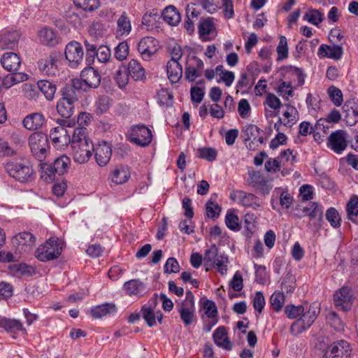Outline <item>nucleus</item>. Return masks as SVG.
<instances>
[{
    "label": "nucleus",
    "mask_w": 358,
    "mask_h": 358,
    "mask_svg": "<svg viewBox=\"0 0 358 358\" xmlns=\"http://www.w3.org/2000/svg\"><path fill=\"white\" fill-rule=\"evenodd\" d=\"M78 147V151H77L76 148L71 150L74 161L79 164H83L88 162L94 150V144L92 140L85 141L84 143L80 144Z\"/></svg>",
    "instance_id": "nucleus-14"
},
{
    "label": "nucleus",
    "mask_w": 358,
    "mask_h": 358,
    "mask_svg": "<svg viewBox=\"0 0 358 358\" xmlns=\"http://www.w3.org/2000/svg\"><path fill=\"white\" fill-rule=\"evenodd\" d=\"M13 243L19 250L27 252L35 245L36 238L31 233L24 231L15 235Z\"/></svg>",
    "instance_id": "nucleus-17"
},
{
    "label": "nucleus",
    "mask_w": 358,
    "mask_h": 358,
    "mask_svg": "<svg viewBox=\"0 0 358 358\" xmlns=\"http://www.w3.org/2000/svg\"><path fill=\"white\" fill-rule=\"evenodd\" d=\"M328 94L336 106H339L343 102L342 92L335 86H331L328 89Z\"/></svg>",
    "instance_id": "nucleus-59"
},
{
    "label": "nucleus",
    "mask_w": 358,
    "mask_h": 358,
    "mask_svg": "<svg viewBox=\"0 0 358 358\" xmlns=\"http://www.w3.org/2000/svg\"><path fill=\"white\" fill-rule=\"evenodd\" d=\"M206 210L208 217L215 218L220 215L221 207L217 203L213 201L210 199L206 203Z\"/></svg>",
    "instance_id": "nucleus-56"
},
{
    "label": "nucleus",
    "mask_w": 358,
    "mask_h": 358,
    "mask_svg": "<svg viewBox=\"0 0 358 358\" xmlns=\"http://www.w3.org/2000/svg\"><path fill=\"white\" fill-rule=\"evenodd\" d=\"M346 211L348 218L352 222L358 224V196L352 195L347 203Z\"/></svg>",
    "instance_id": "nucleus-39"
},
{
    "label": "nucleus",
    "mask_w": 358,
    "mask_h": 358,
    "mask_svg": "<svg viewBox=\"0 0 358 358\" xmlns=\"http://www.w3.org/2000/svg\"><path fill=\"white\" fill-rule=\"evenodd\" d=\"M158 42L152 36L143 38L138 44V51L144 60H150L158 50Z\"/></svg>",
    "instance_id": "nucleus-11"
},
{
    "label": "nucleus",
    "mask_w": 358,
    "mask_h": 358,
    "mask_svg": "<svg viewBox=\"0 0 358 358\" xmlns=\"http://www.w3.org/2000/svg\"><path fill=\"white\" fill-rule=\"evenodd\" d=\"M264 103L274 110H278V112H268L266 110V115L270 117L276 115L282 105L280 100L274 94L272 93L267 94Z\"/></svg>",
    "instance_id": "nucleus-43"
},
{
    "label": "nucleus",
    "mask_w": 358,
    "mask_h": 358,
    "mask_svg": "<svg viewBox=\"0 0 358 358\" xmlns=\"http://www.w3.org/2000/svg\"><path fill=\"white\" fill-rule=\"evenodd\" d=\"M285 301V295L281 292H275L270 298L271 306L275 312L281 310Z\"/></svg>",
    "instance_id": "nucleus-49"
},
{
    "label": "nucleus",
    "mask_w": 358,
    "mask_h": 358,
    "mask_svg": "<svg viewBox=\"0 0 358 358\" xmlns=\"http://www.w3.org/2000/svg\"><path fill=\"white\" fill-rule=\"evenodd\" d=\"M128 75L135 80H143L145 78L144 68L136 59H131L127 66Z\"/></svg>",
    "instance_id": "nucleus-32"
},
{
    "label": "nucleus",
    "mask_w": 358,
    "mask_h": 358,
    "mask_svg": "<svg viewBox=\"0 0 358 358\" xmlns=\"http://www.w3.org/2000/svg\"><path fill=\"white\" fill-rule=\"evenodd\" d=\"M191 64L185 67V78L190 82H194L196 78L202 75L203 69V61L197 57L193 56L190 59Z\"/></svg>",
    "instance_id": "nucleus-18"
},
{
    "label": "nucleus",
    "mask_w": 358,
    "mask_h": 358,
    "mask_svg": "<svg viewBox=\"0 0 358 358\" xmlns=\"http://www.w3.org/2000/svg\"><path fill=\"white\" fill-rule=\"evenodd\" d=\"M162 15L164 20L171 26H176L180 21V15L173 6L164 8Z\"/></svg>",
    "instance_id": "nucleus-37"
},
{
    "label": "nucleus",
    "mask_w": 358,
    "mask_h": 358,
    "mask_svg": "<svg viewBox=\"0 0 358 358\" xmlns=\"http://www.w3.org/2000/svg\"><path fill=\"white\" fill-rule=\"evenodd\" d=\"M123 289L129 296L141 295L146 290L143 282L137 279L130 280L124 284Z\"/></svg>",
    "instance_id": "nucleus-26"
},
{
    "label": "nucleus",
    "mask_w": 358,
    "mask_h": 358,
    "mask_svg": "<svg viewBox=\"0 0 358 358\" xmlns=\"http://www.w3.org/2000/svg\"><path fill=\"white\" fill-rule=\"evenodd\" d=\"M50 138L54 145L58 149H62L70 142V136L63 127H56L50 130Z\"/></svg>",
    "instance_id": "nucleus-16"
},
{
    "label": "nucleus",
    "mask_w": 358,
    "mask_h": 358,
    "mask_svg": "<svg viewBox=\"0 0 358 358\" xmlns=\"http://www.w3.org/2000/svg\"><path fill=\"white\" fill-rule=\"evenodd\" d=\"M37 86L48 100L51 101L53 99L57 89L56 85L53 83L42 80L37 83Z\"/></svg>",
    "instance_id": "nucleus-40"
},
{
    "label": "nucleus",
    "mask_w": 358,
    "mask_h": 358,
    "mask_svg": "<svg viewBox=\"0 0 358 358\" xmlns=\"http://www.w3.org/2000/svg\"><path fill=\"white\" fill-rule=\"evenodd\" d=\"M130 178V171L127 166L120 165L115 168L110 174L113 182L121 185L126 182Z\"/></svg>",
    "instance_id": "nucleus-28"
},
{
    "label": "nucleus",
    "mask_w": 358,
    "mask_h": 358,
    "mask_svg": "<svg viewBox=\"0 0 358 358\" xmlns=\"http://www.w3.org/2000/svg\"><path fill=\"white\" fill-rule=\"evenodd\" d=\"M141 313L149 327H151L156 324L155 315L152 308L145 305L141 308Z\"/></svg>",
    "instance_id": "nucleus-58"
},
{
    "label": "nucleus",
    "mask_w": 358,
    "mask_h": 358,
    "mask_svg": "<svg viewBox=\"0 0 358 358\" xmlns=\"http://www.w3.org/2000/svg\"><path fill=\"white\" fill-rule=\"evenodd\" d=\"M38 37L41 42L47 45H55L59 40L55 33L50 29L43 28L38 32Z\"/></svg>",
    "instance_id": "nucleus-38"
},
{
    "label": "nucleus",
    "mask_w": 358,
    "mask_h": 358,
    "mask_svg": "<svg viewBox=\"0 0 358 358\" xmlns=\"http://www.w3.org/2000/svg\"><path fill=\"white\" fill-rule=\"evenodd\" d=\"M129 55V45L126 41L119 43L115 48V57L119 61H123Z\"/></svg>",
    "instance_id": "nucleus-63"
},
{
    "label": "nucleus",
    "mask_w": 358,
    "mask_h": 358,
    "mask_svg": "<svg viewBox=\"0 0 358 358\" xmlns=\"http://www.w3.org/2000/svg\"><path fill=\"white\" fill-rule=\"evenodd\" d=\"M345 134L342 130L331 133L328 139L327 146L334 152L341 154L347 147Z\"/></svg>",
    "instance_id": "nucleus-15"
},
{
    "label": "nucleus",
    "mask_w": 358,
    "mask_h": 358,
    "mask_svg": "<svg viewBox=\"0 0 358 358\" xmlns=\"http://www.w3.org/2000/svg\"><path fill=\"white\" fill-rule=\"evenodd\" d=\"M116 312V307L113 303H104L91 309V315L95 319L101 318Z\"/></svg>",
    "instance_id": "nucleus-36"
},
{
    "label": "nucleus",
    "mask_w": 358,
    "mask_h": 358,
    "mask_svg": "<svg viewBox=\"0 0 358 358\" xmlns=\"http://www.w3.org/2000/svg\"><path fill=\"white\" fill-rule=\"evenodd\" d=\"M223 0H203V8L209 13H213L222 8Z\"/></svg>",
    "instance_id": "nucleus-60"
},
{
    "label": "nucleus",
    "mask_w": 358,
    "mask_h": 358,
    "mask_svg": "<svg viewBox=\"0 0 358 358\" xmlns=\"http://www.w3.org/2000/svg\"><path fill=\"white\" fill-rule=\"evenodd\" d=\"M294 217L302 218L308 216L311 220L318 218L321 220L323 217V207L316 202H310L305 206H300L295 209Z\"/></svg>",
    "instance_id": "nucleus-10"
},
{
    "label": "nucleus",
    "mask_w": 358,
    "mask_h": 358,
    "mask_svg": "<svg viewBox=\"0 0 358 358\" xmlns=\"http://www.w3.org/2000/svg\"><path fill=\"white\" fill-rule=\"evenodd\" d=\"M261 131V129L254 124H247L242 129L243 137L245 142L251 140L255 141Z\"/></svg>",
    "instance_id": "nucleus-46"
},
{
    "label": "nucleus",
    "mask_w": 358,
    "mask_h": 358,
    "mask_svg": "<svg viewBox=\"0 0 358 358\" xmlns=\"http://www.w3.org/2000/svg\"><path fill=\"white\" fill-rule=\"evenodd\" d=\"M91 139L87 135V129L85 127H76L72 134V137L70 138V142L71 150L76 148L77 151L79 149V145L84 143L85 141H89Z\"/></svg>",
    "instance_id": "nucleus-23"
},
{
    "label": "nucleus",
    "mask_w": 358,
    "mask_h": 358,
    "mask_svg": "<svg viewBox=\"0 0 358 358\" xmlns=\"http://www.w3.org/2000/svg\"><path fill=\"white\" fill-rule=\"evenodd\" d=\"M29 145L34 157L42 162L50 148L47 135L41 132L32 134L29 138Z\"/></svg>",
    "instance_id": "nucleus-3"
},
{
    "label": "nucleus",
    "mask_w": 358,
    "mask_h": 358,
    "mask_svg": "<svg viewBox=\"0 0 358 358\" xmlns=\"http://www.w3.org/2000/svg\"><path fill=\"white\" fill-rule=\"evenodd\" d=\"M64 54L69 66L76 67L83 61L84 52L79 43L71 41L66 45Z\"/></svg>",
    "instance_id": "nucleus-9"
},
{
    "label": "nucleus",
    "mask_w": 358,
    "mask_h": 358,
    "mask_svg": "<svg viewBox=\"0 0 358 358\" xmlns=\"http://www.w3.org/2000/svg\"><path fill=\"white\" fill-rule=\"evenodd\" d=\"M61 54L52 52L50 55L41 57L38 62V67L43 73L48 76H55L58 73V65Z\"/></svg>",
    "instance_id": "nucleus-6"
},
{
    "label": "nucleus",
    "mask_w": 358,
    "mask_h": 358,
    "mask_svg": "<svg viewBox=\"0 0 358 358\" xmlns=\"http://www.w3.org/2000/svg\"><path fill=\"white\" fill-rule=\"evenodd\" d=\"M128 137L131 143L145 147L151 143L152 135L151 131L146 126L139 124L129 129Z\"/></svg>",
    "instance_id": "nucleus-5"
},
{
    "label": "nucleus",
    "mask_w": 358,
    "mask_h": 358,
    "mask_svg": "<svg viewBox=\"0 0 358 358\" xmlns=\"http://www.w3.org/2000/svg\"><path fill=\"white\" fill-rule=\"evenodd\" d=\"M13 72L14 73H9L5 76L2 81V85L6 88H10L14 85L23 82L27 79V74L20 72L17 73L16 71Z\"/></svg>",
    "instance_id": "nucleus-41"
},
{
    "label": "nucleus",
    "mask_w": 358,
    "mask_h": 358,
    "mask_svg": "<svg viewBox=\"0 0 358 358\" xmlns=\"http://www.w3.org/2000/svg\"><path fill=\"white\" fill-rule=\"evenodd\" d=\"M1 63L8 71H16L20 66L21 60L16 53L6 52L1 59Z\"/></svg>",
    "instance_id": "nucleus-21"
},
{
    "label": "nucleus",
    "mask_w": 358,
    "mask_h": 358,
    "mask_svg": "<svg viewBox=\"0 0 358 358\" xmlns=\"http://www.w3.org/2000/svg\"><path fill=\"white\" fill-rule=\"evenodd\" d=\"M8 175L20 182H27L33 179L34 170L29 162H8L4 164Z\"/></svg>",
    "instance_id": "nucleus-1"
},
{
    "label": "nucleus",
    "mask_w": 358,
    "mask_h": 358,
    "mask_svg": "<svg viewBox=\"0 0 358 358\" xmlns=\"http://www.w3.org/2000/svg\"><path fill=\"white\" fill-rule=\"evenodd\" d=\"M203 308L205 310V314L210 319H217V309L215 302L213 301L206 299L203 303Z\"/></svg>",
    "instance_id": "nucleus-61"
},
{
    "label": "nucleus",
    "mask_w": 358,
    "mask_h": 358,
    "mask_svg": "<svg viewBox=\"0 0 358 358\" xmlns=\"http://www.w3.org/2000/svg\"><path fill=\"white\" fill-rule=\"evenodd\" d=\"M178 310L180 319L185 326L192 324L196 320L195 306L180 305Z\"/></svg>",
    "instance_id": "nucleus-34"
},
{
    "label": "nucleus",
    "mask_w": 358,
    "mask_h": 358,
    "mask_svg": "<svg viewBox=\"0 0 358 358\" xmlns=\"http://www.w3.org/2000/svg\"><path fill=\"white\" fill-rule=\"evenodd\" d=\"M74 102L60 98L57 103V113L63 118H71L75 110Z\"/></svg>",
    "instance_id": "nucleus-29"
},
{
    "label": "nucleus",
    "mask_w": 358,
    "mask_h": 358,
    "mask_svg": "<svg viewBox=\"0 0 358 358\" xmlns=\"http://www.w3.org/2000/svg\"><path fill=\"white\" fill-rule=\"evenodd\" d=\"M343 117L347 124L355 125L358 121V99H351L344 103Z\"/></svg>",
    "instance_id": "nucleus-13"
},
{
    "label": "nucleus",
    "mask_w": 358,
    "mask_h": 358,
    "mask_svg": "<svg viewBox=\"0 0 358 358\" xmlns=\"http://www.w3.org/2000/svg\"><path fill=\"white\" fill-rule=\"evenodd\" d=\"M236 195L240 198V203L245 207H250L253 209H257L260 206L259 198L253 194L239 190Z\"/></svg>",
    "instance_id": "nucleus-33"
},
{
    "label": "nucleus",
    "mask_w": 358,
    "mask_h": 358,
    "mask_svg": "<svg viewBox=\"0 0 358 358\" xmlns=\"http://www.w3.org/2000/svg\"><path fill=\"white\" fill-rule=\"evenodd\" d=\"M354 294L351 287L345 285L334 294L335 306L344 312L351 310L354 302Z\"/></svg>",
    "instance_id": "nucleus-4"
},
{
    "label": "nucleus",
    "mask_w": 358,
    "mask_h": 358,
    "mask_svg": "<svg viewBox=\"0 0 358 358\" xmlns=\"http://www.w3.org/2000/svg\"><path fill=\"white\" fill-rule=\"evenodd\" d=\"M320 313V308H319L318 305L315 303H313L309 306V308L307 310H303V313L302 314L300 319L306 324V327H310L316 320Z\"/></svg>",
    "instance_id": "nucleus-35"
},
{
    "label": "nucleus",
    "mask_w": 358,
    "mask_h": 358,
    "mask_svg": "<svg viewBox=\"0 0 358 358\" xmlns=\"http://www.w3.org/2000/svg\"><path fill=\"white\" fill-rule=\"evenodd\" d=\"M303 18L308 22L316 26L321 23L323 20L322 13L317 10H309L305 14Z\"/></svg>",
    "instance_id": "nucleus-62"
},
{
    "label": "nucleus",
    "mask_w": 358,
    "mask_h": 358,
    "mask_svg": "<svg viewBox=\"0 0 358 358\" xmlns=\"http://www.w3.org/2000/svg\"><path fill=\"white\" fill-rule=\"evenodd\" d=\"M218 248L215 244L205 251L203 264L206 267V271L208 270V267H215V259L218 258Z\"/></svg>",
    "instance_id": "nucleus-42"
},
{
    "label": "nucleus",
    "mask_w": 358,
    "mask_h": 358,
    "mask_svg": "<svg viewBox=\"0 0 358 358\" xmlns=\"http://www.w3.org/2000/svg\"><path fill=\"white\" fill-rule=\"evenodd\" d=\"M326 219L330 223L331 226L334 228H338L341 226V217L338 210L334 208H329L327 209L326 214Z\"/></svg>",
    "instance_id": "nucleus-50"
},
{
    "label": "nucleus",
    "mask_w": 358,
    "mask_h": 358,
    "mask_svg": "<svg viewBox=\"0 0 358 358\" xmlns=\"http://www.w3.org/2000/svg\"><path fill=\"white\" fill-rule=\"evenodd\" d=\"M71 159L66 155H62L57 158L53 163L54 171L61 176L67 172Z\"/></svg>",
    "instance_id": "nucleus-45"
},
{
    "label": "nucleus",
    "mask_w": 358,
    "mask_h": 358,
    "mask_svg": "<svg viewBox=\"0 0 358 358\" xmlns=\"http://www.w3.org/2000/svg\"><path fill=\"white\" fill-rule=\"evenodd\" d=\"M131 31V24L127 14L123 12L117 20L116 36H128Z\"/></svg>",
    "instance_id": "nucleus-30"
},
{
    "label": "nucleus",
    "mask_w": 358,
    "mask_h": 358,
    "mask_svg": "<svg viewBox=\"0 0 358 358\" xmlns=\"http://www.w3.org/2000/svg\"><path fill=\"white\" fill-rule=\"evenodd\" d=\"M94 151L96 163L101 166H106L112 155L110 145L106 142H102L94 148Z\"/></svg>",
    "instance_id": "nucleus-19"
},
{
    "label": "nucleus",
    "mask_w": 358,
    "mask_h": 358,
    "mask_svg": "<svg viewBox=\"0 0 358 358\" xmlns=\"http://www.w3.org/2000/svg\"><path fill=\"white\" fill-rule=\"evenodd\" d=\"M84 90L79 78L71 80L70 84L64 86L61 90L62 98L76 103L80 93L84 92Z\"/></svg>",
    "instance_id": "nucleus-12"
},
{
    "label": "nucleus",
    "mask_w": 358,
    "mask_h": 358,
    "mask_svg": "<svg viewBox=\"0 0 358 358\" xmlns=\"http://www.w3.org/2000/svg\"><path fill=\"white\" fill-rule=\"evenodd\" d=\"M199 157L204 159L208 162L214 161L217 156V152L213 148H199L198 149Z\"/></svg>",
    "instance_id": "nucleus-55"
},
{
    "label": "nucleus",
    "mask_w": 358,
    "mask_h": 358,
    "mask_svg": "<svg viewBox=\"0 0 358 358\" xmlns=\"http://www.w3.org/2000/svg\"><path fill=\"white\" fill-rule=\"evenodd\" d=\"M215 343L225 350H230L232 348V344L229 341L226 328L224 327H218L213 334Z\"/></svg>",
    "instance_id": "nucleus-24"
},
{
    "label": "nucleus",
    "mask_w": 358,
    "mask_h": 358,
    "mask_svg": "<svg viewBox=\"0 0 358 358\" xmlns=\"http://www.w3.org/2000/svg\"><path fill=\"white\" fill-rule=\"evenodd\" d=\"M45 123L43 114L35 113L27 115L23 120L24 127L29 130H36Z\"/></svg>",
    "instance_id": "nucleus-25"
},
{
    "label": "nucleus",
    "mask_w": 358,
    "mask_h": 358,
    "mask_svg": "<svg viewBox=\"0 0 358 358\" xmlns=\"http://www.w3.org/2000/svg\"><path fill=\"white\" fill-rule=\"evenodd\" d=\"M166 72L170 81L176 83L182 78V68L179 62L169 61L166 66Z\"/></svg>",
    "instance_id": "nucleus-31"
},
{
    "label": "nucleus",
    "mask_w": 358,
    "mask_h": 358,
    "mask_svg": "<svg viewBox=\"0 0 358 358\" xmlns=\"http://www.w3.org/2000/svg\"><path fill=\"white\" fill-rule=\"evenodd\" d=\"M20 34L17 31H1L0 48L1 49H13L18 42Z\"/></svg>",
    "instance_id": "nucleus-22"
},
{
    "label": "nucleus",
    "mask_w": 358,
    "mask_h": 358,
    "mask_svg": "<svg viewBox=\"0 0 358 358\" xmlns=\"http://www.w3.org/2000/svg\"><path fill=\"white\" fill-rule=\"evenodd\" d=\"M343 53V48L338 45H329L326 44H322L317 52V55L320 57L324 58L327 57L338 60L341 58Z\"/></svg>",
    "instance_id": "nucleus-20"
},
{
    "label": "nucleus",
    "mask_w": 358,
    "mask_h": 358,
    "mask_svg": "<svg viewBox=\"0 0 358 358\" xmlns=\"http://www.w3.org/2000/svg\"><path fill=\"white\" fill-rule=\"evenodd\" d=\"M228 257L224 255V254L219 255L218 258H216L215 262V266L217 267L218 272L221 275H224L227 271V263H228Z\"/></svg>",
    "instance_id": "nucleus-64"
},
{
    "label": "nucleus",
    "mask_w": 358,
    "mask_h": 358,
    "mask_svg": "<svg viewBox=\"0 0 358 358\" xmlns=\"http://www.w3.org/2000/svg\"><path fill=\"white\" fill-rule=\"evenodd\" d=\"M278 59L282 60L288 57L287 41L285 36H280L278 45L276 48Z\"/></svg>",
    "instance_id": "nucleus-53"
},
{
    "label": "nucleus",
    "mask_w": 358,
    "mask_h": 358,
    "mask_svg": "<svg viewBox=\"0 0 358 358\" xmlns=\"http://www.w3.org/2000/svg\"><path fill=\"white\" fill-rule=\"evenodd\" d=\"M74 4L84 10L93 11L99 6V0H73Z\"/></svg>",
    "instance_id": "nucleus-51"
},
{
    "label": "nucleus",
    "mask_w": 358,
    "mask_h": 358,
    "mask_svg": "<svg viewBox=\"0 0 358 358\" xmlns=\"http://www.w3.org/2000/svg\"><path fill=\"white\" fill-rule=\"evenodd\" d=\"M351 351L349 343L340 340L331 343L327 348L324 358H350Z\"/></svg>",
    "instance_id": "nucleus-7"
},
{
    "label": "nucleus",
    "mask_w": 358,
    "mask_h": 358,
    "mask_svg": "<svg viewBox=\"0 0 358 358\" xmlns=\"http://www.w3.org/2000/svg\"><path fill=\"white\" fill-rule=\"evenodd\" d=\"M214 29V24L213 23L211 18H208L201 21L199 25V33L202 40H208V36Z\"/></svg>",
    "instance_id": "nucleus-47"
},
{
    "label": "nucleus",
    "mask_w": 358,
    "mask_h": 358,
    "mask_svg": "<svg viewBox=\"0 0 358 358\" xmlns=\"http://www.w3.org/2000/svg\"><path fill=\"white\" fill-rule=\"evenodd\" d=\"M304 307L302 306H296L292 304H289L285 308V313L287 317L289 319H295L299 316L302 315L303 313Z\"/></svg>",
    "instance_id": "nucleus-57"
},
{
    "label": "nucleus",
    "mask_w": 358,
    "mask_h": 358,
    "mask_svg": "<svg viewBox=\"0 0 358 358\" xmlns=\"http://www.w3.org/2000/svg\"><path fill=\"white\" fill-rule=\"evenodd\" d=\"M0 327L10 333H17L19 331L26 333V329L18 320L0 316Z\"/></svg>",
    "instance_id": "nucleus-27"
},
{
    "label": "nucleus",
    "mask_w": 358,
    "mask_h": 358,
    "mask_svg": "<svg viewBox=\"0 0 358 358\" xmlns=\"http://www.w3.org/2000/svg\"><path fill=\"white\" fill-rule=\"evenodd\" d=\"M287 110L284 112L283 125L287 127H292L298 120V111L296 108L289 104L286 105Z\"/></svg>",
    "instance_id": "nucleus-44"
},
{
    "label": "nucleus",
    "mask_w": 358,
    "mask_h": 358,
    "mask_svg": "<svg viewBox=\"0 0 358 358\" xmlns=\"http://www.w3.org/2000/svg\"><path fill=\"white\" fill-rule=\"evenodd\" d=\"M62 251L61 242L58 239L50 238L37 248L35 256L41 262H48L58 258Z\"/></svg>",
    "instance_id": "nucleus-2"
},
{
    "label": "nucleus",
    "mask_w": 358,
    "mask_h": 358,
    "mask_svg": "<svg viewBox=\"0 0 358 358\" xmlns=\"http://www.w3.org/2000/svg\"><path fill=\"white\" fill-rule=\"evenodd\" d=\"M13 268L17 274L24 277H30L36 272V270L33 266L26 264L14 265Z\"/></svg>",
    "instance_id": "nucleus-54"
},
{
    "label": "nucleus",
    "mask_w": 358,
    "mask_h": 358,
    "mask_svg": "<svg viewBox=\"0 0 358 358\" xmlns=\"http://www.w3.org/2000/svg\"><path fill=\"white\" fill-rule=\"evenodd\" d=\"M41 178L47 182H52L55 180L56 171H54V166L51 164L41 163Z\"/></svg>",
    "instance_id": "nucleus-48"
},
{
    "label": "nucleus",
    "mask_w": 358,
    "mask_h": 358,
    "mask_svg": "<svg viewBox=\"0 0 358 358\" xmlns=\"http://www.w3.org/2000/svg\"><path fill=\"white\" fill-rule=\"evenodd\" d=\"M79 79L85 92L90 88L98 87L101 83V75L97 70L91 66L87 67L81 71Z\"/></svg>",
    "instance_id": "nucleus-8"
},
{
    "label": "nucleus",
    "mask_w": 358,
    "mask_h": 358,
    "mask_svg": "<svg viewBox=\"0 0 358 358\" xmlns=\"http://www.w3.org/2000/svg\"><path fill=\"white\" fill-rule=\"evenodd\" d=\"M282 289L285 291L287 293H292L296 287V279L295 277L290 273H287L283 278L282 282Z\"/></svg>",
    "instance_id": "nucleus-52"
}]
</instances>
